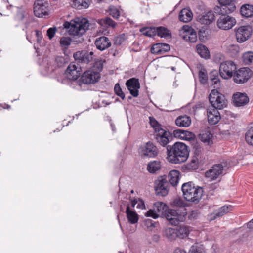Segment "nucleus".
Wrapping results in <instances>:
<instances>
[{
  "label": "nucleus",
  "instance_id": "obj_36",
  "mask_svg": "<svg viewBox=\"0 0 253 253\" xmlns=\"http://www.w3.org/2000/svg\"><path fill=\"white\" fill-rule=\"evenodd\" d=\"M161 167V163L159 161H153L148 163L147 169L151 173H155L160 170Z\"/></svg>",
  "mask_w": 253,
  "mask_h": 253
},
{
  "label": "nucleus",
  "instance_id": "obj_50",
  "mask_svg": "<svg viewBox=\"0 0 253 253\" xmlns=\"http://www.w3.org/2000/svg\"><path fill=\"white\" fill-rule=\"evenodd\" d=\"M114 90L115 94L119 96L122 100L125 98V95L123 92L119 83L115 84Z\"/></svg>",
  "mask_w": 253,
  "mask_h": 253
},
{
  "label": "nucleus",
  "instance_id": "obj_27",
  "mask_svg": "<svg viewBox=\"0 0 253 253\" xmlns=\"http://www.w3.org/2000/svg\"><path fill=\"white\" fill-rule=\"evenodd\" d=\"M199 137L202 142L207 143L209 146H211L213 144V135L209 128H206L201 130Z\"/></svg>",
  "mask_w": 253,
  "mask_h": 253
},
{
  "label": "nucleus",
  "instance_id": "obj_5",
  "mask_svg": "<svg viewBox=\"0 0 253 253\" xmlns=\"http://www.w3.org/2000/svg\"><path fill=\"white\" fill-rule=\"evenodd\" d=\"M209 102L214 109L221 110L226 107L228 101L224 94L217 89H213L209 95Z\"/></svg>",
  "mask_w": 253,
  "mask_h": 253
},
{
  "label": "nucleus",
  "instance_id": "obj_52",
  "mask_svg": "<svg viewBox=\"0 0 253 253\" xmlns=\"http://www.w3.org/2000/svg\"><path fill=\"white\" fill-rule=\"evenodd\" d=\"M125 40V38L124 34L118 35L114 38V44L117 46H120L122 44Z\"/></svg>",
  "mask_w": 253,
  "mask_h": 253
},
{
  "label": "nucleus",
  "instance_id": "obj_11",
  "mask_svg": "<svg viewBox=\"0 0 253 253\" xmlns=\"http://www.w3.org/2000/svg\"><path fill=\"white\" fill-rule=\"evenodd\" d=\"M252 71L248 67L241 68L236 70L233 74L234 82L238 84L246 83L252 76Z\"/></svg>",
  "mask_w": 253,
  "mask_h": 253
},
{
  "label": "nucleus",
  "instance_id": "obj_15",
  "mask_svg": "<svg viewBox=\"0 0 253 253\" xmlns=\"http://www.w3.org/2000/svg\"><path fill=\"white\" fill-rule=\"evenodd\" d=\"M171 205L173 207L179 208L181 209L180 211L179 209H173L176 212V214H173L174 215H177L178 217H180V215L183 217L182 220H179V222H183L185 221L187 216L186 209L185 208L186 205L185 202L181 198L178 197L173 200L171 203Z\"/></svg>",
  "mask_w": 253,
  "mask_h": 253
},
{
  "label": "nucleus",
  "instance_id": "obj_56",
  "mask_svg": "<svg viewBox=\"0 0 253 253\" xmlns=\"http://www.w3.org/2000/svg\"><path fill=\"white\" fill-rule=\"evenodd\" d=\"M56 30L57 29L56 27H51L47 30V35L50 40L52 39L54 37Z\"/></svg>",
  "mask_w": 253,
  "mask_h": 253
},
{
  "label": "nucleus",
  "instance_id": "obj_16",
  "mask_svg": "<svg viewBox=\"0 0 253 253\" xmlns=\"http://www.w3.org/2000/svg\"><path fill=\"white\" fill-rule=\"evenodd\" d=\"M81 72V67H78L75 63L72 62L65 71V75L68 80L75 81L80 77Z\"/></svg>",
  "mask_w": 253,
  "mask_h": 253
},
{
  "label": "nucleus",
  "instance_id": "obj_49",
  "mask_svg": "<svg viewBox=\"0 0 253 253\" xmlns=\"http://www.w3.org/2000/svg\"><path fill=\"white\" fill-rule=\"evenodd\" d=\"M193 150L196 158L201 154L203 148L197 142H194L193 144Z\"/></svg>",
  "mask_w": 253,
  "mask_h": 253
},
{
  "label": "nucleus",
  "instance_id": "obj_53",
  "mask_svg": "<svg viewBox=\"0 0 253 253\" xmlns=\"http://www.w3.org/2000/svg\"><path fill=\"white\" fill-rule=\"evenodd\" d=\"M71 39L69 37H62L60 40V44L62 47H68L71 44Z\"/></svg>",
  "mask_w": 253,
  "mask_h": 253
},
{
  "label": "nucleus",
  "instance_id": "obj_18",
  "mask_svg": "<svg viewBox=\"0 0 253 253\" xmlns=\"http://www.w3.org/2000/svg\"><path fill=\"white\" fill-rule=\"evenodd\" d=\"M221 6H216L214 10L223 11L226 13H232L236 10L234 0H218Z\"/></svg>",
  "mask_w": 253,
  "mask_h": 253
},
{
  "label": "nucleus",
  "instance_id": "obj_6",
  "mask_svg": "<svg viewBox=\"0 0 253 253\" xmlns=\"http://www.w3.org/2000/svg\"><path fill=\"white\" fill-rule=\"evenodd\" d=\"M214 13L219 16L217 20V26L219 29L228 30L231 29L236 24L235 18L228 15L230 13L215 10Z\"/></svg>",
  "mask_w": 253,
  "mask_h": 253
},
{
  "label": "nucleus",
  "instance_id": "obj_7",
  "mask_svg": "<svg viewBox=\"0 0 253 253\" xmlns=\"http://www.w3.org/2000/svg\"><path fill=\"white\" fill-rule=\"evenodd\" d=\"M156 131L154 132V137L160 145L163 147H166L169 143H170L173 139L172 133L167 131L163 128H156Z\"/></svg>",
  "mask_w": 253,
  "mask_h": 253
},
{
  "label": "nucleus",
  "instance_id": "obj_38",
  "mask_svg": "<svg viewBox=\"0 0 253 253\" xmlns=\"http://www.w3.org/2000/svg\"><path fill=\"white\" fill-rule=\"evenodd\" d=\"M98 23L101 26L106 28L112 27L114 28L116 27L115 22L109 17H106L104 18L99 19Z\"/></svg>",
  "mask_w": 253,
  "mask_h": 253
},
{
  "label": "nucleus",
  "instance_id": "obj_32",
  "mask_svg": "<svg viewBox=\"0 0 253 253\" xmlns=\"http://www.w3.org/2000/svg\"><path fill=\"white\" fill-rule=\"evenodd\" d=\"M232 209L231 206H223L218 210L215 211L211 214L212 216V219H215L217 217H220L224 214L228 213Z\"/></svg>",
  "mask_w": 253,
  "mask_h": 253
},
{
  "label": "nucleus",
  "instance_id": "obj_47",
  "mask_svg": "<svg viewBox=\"0 0 253 253\" xmlns=\"http://www.w3.org/2000/svg\"><path fill=\"white\" fill-rule=\"evenodd\" d=\"M181 139L184 140H190L194 138V134L190 131L181 129Z\"/></svg>",
  "mask_w": 253,
  "mask_h": 253
},
{
  "label": "nucleus",
  "instance_id": "obj_63",
  "mask_svg": "<svg viewBox=\"0 0 253 253\" xmlns=\"http://www.w3.org/2000/svg\"><path fill=\"white\" fill-rule=\"evenodd\" d=\"M137 207L140 209L145 208V204L144 202L142 200L140 201L139 203L137 206Z\"/></svg>",
  "mask_w": 253,
  "mask_h": 253
},
{
  "label": "nucleus",
  "instance_id": "obj_19",
  "mask_svg": "<svg viewBox=\"0 0 253 253\" xmlns=\"http://www.w3.org/2000/svg\"><path fill=\"white\" fill-rule=\"evenodd\" d=\"M223 170V166L222 164H215L205 172V175L210 180H214L222 174Z\"/></svg>",
  "mask_w": 253,
  "mask_h": 253
},
{
  "label": "nucleus",
  "instance_id": "obj_1",
  "mask_svg": "<svg viewBox=\"0 0 253 253\" xmlns=\"http://www.w3.org/2000/svg\"><path fill=\"white\" fill-rule=\"evenodd\" d=\"M176 211L170 209L169 206L163 202H157L153 204V209L149 210L145 213L147 217H151L154 219H157L159 217L166 218L170 224L172 225H177L179 223V220H182L183 217L180 215L178 217L176 214Z\"/></svg>",
  "mask_w": 253,
  "mask_h": 253
},
{
  "label": "nucleus",
  "instance_id": "obj_44",
  "mask_svg": "<svg viewBox=\"0 0 253 253\" xmlns=\"http://www.w3.org/2000/svg\"><path fill=\"white\" fill-rule=\"evenodd\" d=\"M245 140L249 145L253 146V126L250 127L246 132Z\"/></svg>",
  "mask_w": 253,
  "mask_h": 253
},
{
  "label": "nucleus",
  "instance_id": "obj_33",
  "mask_svg": "<svg viewBox=\"0 0 253 253\" xmlns=\"http://www.w3.org/2000/svg\"><path fill=\"white\" fill-rule=\"evenodd\" d=\"M180 173L177 170H171L169 174V180L170 184L173 186L177 185L180 179Z\"/></svg>",
  "mask_w": 253,
  "mask_h": 253
},
{
  "label": "nucleus",
  "instance_id": "obj_17",
  "mask_svg": "<svg viewBox=\"0 0 253 253\" xmlns=\"http://www.w3.org/2000/svg\"><path fill=\"white\" fill-rule=\"evenodd\" d=\"M94 53L86 50L79 51L74 53L73 57L79 63L88 64L93 61Z\"/></svg>",
  "mask_w": 253,
  "mask_h": 253
},
{
  "label": "nucleus",
  "instance_id": "obj_48",
  "mask_svg": "<svg viewBox=\"0 0 253 253\" xmlns=\"http://www.w3.org/2000/svg\"><path fill=\"white\" fill-rule=\"evenodd\" d=\"M149 119L150 125L153 128L154 131H156V128H162V125L153 117L150 116Z\"/></svg>",
  "mask_w": 253,
  "mask_h": 253
},
{
  "label": "nucleus",
  "instance_id": "obj_30",
  "mask_svg": "<svg viewBox=\"0 0 253 253\" xmlns=\"http://www.w3.org/2000/svg\"><path fill=\"white\" fill-rule=\"evenodd\" d=\"M241 15L245 18L253 17V5L245 4L243 5L240 10Z\"/></svg>",
  "mask_w": 253,
  "mask_h": 253
},
{
  "label": "nucleus",
  "instance_id": "obj_24",
  "mask_svg": "<svg viewBox=\"0 0 253 253\" xmlns=\"http://www.w3.org/2000/svg\"><path fill=\"white\" fill-rule=\"evenodd\" d=\"M94 44L97 49L100 51H103L109 48L112 44L111 40L106 36H101L97 38Z\"/></svg>",
  "mask_w": 253,
  "mask_h": 253
},
{
  "label": "nucleus",
  "instance_id": "obj_13",
  "mask_svg": "<svg viewBox=\"0 0 253 253\" xmlns=\"http://www.w3.org/2000/svg\"><path fill=\"white\" fill-rule=\"evenodd\" d=\"M100 74L92 70H87L82 75L80 79L78 81L79 85L82 84H91L97 82L100 79Z\"/></svg>",
  "mask_w": 253,
  "mask_h": 253
},
{
  "label": "nucleus",
  "instance_id": "obj_58",
  "mask_svg": "<svg viewBox=\"0 0 253 253\" xmlns=\"http://www.w3.org/2000/svg\"><path fill=\"white\" fill-rule=\"evenodd\" d=\"M156 222L153 221L150 219H147L144 220V225L147 228H150L152 227H156Z\"/></svg>",
  "mask_w": 253,
  "mask_h": 253
},
{
  "label": "nucleus",
  "instance_id": "obj_39",
  "mask_svg": "<svg viewBox=\"0 0 253 253\" xmlns=\"http://www.w3.org/2000/svg\"><path fill=\"white\" fill-rule=\"evenodd\" d=\"M72 6L78 9L87 8L89 6L88 0H74Z\"/></svg>",
  "mask_w": 253,
  "mask_h": 253
},
{
  "label": "nucleus",
  "instance_id": "obj_10",
  "mask_svg": "<svg viewBox=\"0 0 253 253\" xmlns=\"http://www.w3.org/2000/svg\"><path fill=\"white\" fill-rule=\"evenodd\" d=\"M154 188L157 196L164 197L168 195L169 183L168 181L166 175L158 177L155 182Z\"/></svg>",
  "mask_w": 253,
  "mask_h": 253
},
{
  "label": "nucleus",
  "instance_id": "obj_28",
  "mask_svg": "<svg viewBox=\"0 0 253 253\" xmlns=\"http://www.w3.org/2000/svg\"><path fill=\"white\" fill-rule=\"evenodd\" d=\"M193 18V13L190 9L183 8L179 14V19L184 23L190 21Z\"/></svg>",
  "mask_w": 253,
  "mask_h": 253
},
{
  "label": "nucleus",
  "instance_id": "obj_51",
  "mask_svg": "<svg viewBox=\"0 0 253 253\" xmlns=\"http://www.w3.org/2000/svg\"><path fill=\"white\" fill-rule=\"evenodd\" d=\"M198 159L197 157L193 158L190 162L186 165V168L189 169H196L198 168Z\"/></svg>",
  "mask_w": 253,
  "mask_h": 253
},
{
  "label": "nucleus",
  "instance_id": "obj_21",
  "mask_svg": "<svg viewBox=\"0 0 253 253\" xmlns=\"http://www.w3.org/2000/svg\"><path fill=\"white\" fill-rule=\"evenodd\" d=\"M214 11L209 10L199 14L197 17V21L202 24L210 25L215 20Z\"/></svg>",
  "mask_w": 253,
  "mask_h": 253
},
{
  "label": "nucleus",
  "instance_id": "obj_57",
  "mask_svg": "<svg viewBox=\"0 0 253 253\" xmlns=\"http://www.w3.org/2000/svg\"><path fill=\"white\" fill-rule=\"evenodd\" d=\"M55 62L57 66L59 67H62L66 63L65 59L63 57H57L55 59Z\"/></svg>",
  "mask_w": 253,
  "mask_h": 253
},
{
  "label": "nucleus",
  "instance_id": "obj_14",
  "mask_svg": "<svg viewBox=\"0 0 253 253\" xmlns=\"http://www.w3.org/2000/svg\"><path fill=\"white\" fill-rule=\"evenodd\" d=\"M253 29L249 25L241 26L236 30L237 41L242 43L247 40L252 35Z\"/></svg>",
  "mask_w": 253,
  "mask_h": 253
},
{
  "label": "nucleus",
  "instance_id": "obj_12",
  "mask_svg": "<svg viewBox=\"0 0 253 253\" xmlns=\"http://www.w3.org/2000/svg\"><path fill=\"white\" fill-rule=\"evenodd\" d=\"M34 15L42 18L49 14V4L44 0H36L34 4Z\"/></svg>",
  "mask_w": 253,
  "mask_h": 253
},
{
  "label": "nucleus",
  "instance_id": "obj_26",
  "mask_svg": "<svg viewBox=\"0 0 253 253\" xmlns=\"http://www.w3.org/2000/svg\"><path fill=\"white\" fill-rule=\"evenodd\" d=\"M208 120L211 125L216 124L220 120L221 116L218 110L212 109V110H207Z\"/></svg>",
  "mask_w": 253,
  "mask_h": 253
},
{
  "label": "nucleus",
  "instance_id": "obj_61",
  "mask_svg": "<svg viewBox=\"0 0 253 253\" xmlns=\"http://www.w3.org/2000/svg\"><path fill=\"white\" fill-rule=\"evenodd\" d=\"M181 129H175L173 131V133H172V136H173L175 138L181 139Z\"/></svg>",
  "mask_w": 253,
  "mask_h": 253
},
{
  "label": "nucleus",
  "instance_id": "obj_22",
  "mask_svg": "<svg viewBox=\"0 0 253 253\" xmlns=\"http://www.w3.org/2000/svg\"><path fill=\"white\" fill-rule=\"evenodd\" d=\"M232 101L235 106L242 107L249 103V98L246 93L237 92L233 94Z\"/></svg>",
  "mask_w": 253,
  "mask_h": 253
},
{
  "label": "nucleus",
  "instance_id": "obj_31",
  "mask_svg": "<svg viewBox=\"0 0 253 253\" xmlns=\"http://www.w3.org/2000/svg\"><path fill=\"white\" fill-rule=\"evenodd\" d=\"M176 125L180 127H188L191 123V118L187 115L180 116L175 120Z\"/></svg>",
  "mask_w": 253,
  "mask_h": 253
},
{
  "label": "nucleus",
  "instance_id": "obj_54",
  "mask_svg": "<svg viewBox=\"0 0 253 253\" xmlns=\"http://www.w3.org/2000/svg\"><path fill=\"white\" fill-rule=\"evenodd\" d=\"M189 253H204L203 249L201 247L197 245H193L191 247Z\"/></svg>",
  "mask_w": 253,
  "mask_h": 253
},
{
  "label": "nucleus",
  "instance_id": "obj_8",
  "mask_svg": "<svg viewBox=\"0 0 253 253\" xmlns=\"http://www.w3.org/2000/svg\"><path fill=\"white\" fill-rule=\"evenodd\" d=\"M138 153L143 158H154L158 155L159 150L157 146L149 141L139 147Z\"/></svg>",
  "mask_w": 253,
  "mask_h": 253
},
{
  "label": "nucleus",
  "instance_id": "obj_29",
  "mask_svg": "<svg viewBox=\"0 0 253 253\" xmlns=\"http://www.w3.org/2000/svg\"><path fill=\"white\" fill-rule=\"evenodd\" d=\"M219 73L218 71L213 70L209 73L210 80L211 82L212 85L214 88H219L220 86V80L219 78Z\"/></svg>",
  "mask_w": 253,
  "mask_h": 253
},
{
  "label": "nucleus",
  "instance_id": "obj_42",
  "mask_svg": "<svg viewBox=\"0 0 253 253\" xmlns=\"http://www.w3.org/2000/svg\"><path fill=\"white\" fill-rule=\"evenodd\" d=\"M199 79L200 83L205 84L207 83L208 76L207 70L204 68H201L198 73Z\"/></svg>",
  "mask_w": 253,
  "mask_h": 253
},
{
  "label": "nucleus",
  "instance_id": "obj_35",
  "mask_svg": "<svg viewBox=\"0 0 253 253\" xmlns=\"http://www.w3.org/2000/svg\"><path fill=\"white\" fill-rule=\"evenodd\" d=\"M164 236L169 241H172L176 240L177 237L176 229L172 228H166L164 232Z\"/></svg>",
  "mask_w": 253,
  "mask_h": 253
},
{
  "label": "nucleus",
  "instance_id": "obj_20",
  "mask_svg": "<svg viewBox=\"0 0 253 253\" xmlns=\"http://www.w3.org/2000/svg\"><path fill=\"white\" fill-rule=\"evenodd\" d=\"M126 85L132 96L134 97H138L139 89L140 87L138 79L132 78L127 80L126 82Z\"/></svg>",
  "mask_w": 253,
  "mask_h": 253
},
{
  "label": "nucleus",
  "instance_id": "obj_43",
  "mask_svg": "<svg viewBox=\"0 0 253 253\" xmlns=\"http://www.w3.org/2000/svg\"><path fill=\"white\" fill-rule=\"evenodd\" d=\"M109 15L115 19H118L120 16L119 10L115 6L110 5L107 10Z\"/></svg>",
  "mask_w": 253,
  "mask_h": 253
},
{
  "label": "nucleus",
  "instance_id": "obj_2",
  "mask_svg": "<svg viewBox=\"0 0 253 253\" xmlns=\"http://www.w3.org/2000/svg\"><path fill=\"white\" fill-rule=\"evenodd\" d=\"M167 154L169 162L173 164H180L187 160L189 150L188 147L184 143L177 142L172 146H167Z\"/></svg>",
  "mask_w": 253,
  "mask_h": 253
},
{
  "label": "nucleus",
  "instance_id": "obj_59",
  "mask_svg": "<svg viewBox=\"0 0 253 253\" xmlns=\"http://www.w3.org/2000/svg\"><path fill=\"white\" fill-rule=\"evenodd\" d=\"M161 55L168 52L170 50V45L169 44L167 43H162V46H161Z\"/></svg>",
  "mask_w": 253,
  "mask_h": 253
},
{
  "label": "nucleus",
  "instance_id": "obj_9",
  "mask_svg": "<svg viewBox=\"0 0 253 253\" xmlns=\"http://www.w3.org/2000/svg\"><path fill=\"white\" fill-rule=\"evenodd\" d=\"M236 69V65L233 61L227 60L220 64L219 72L223 79L228 80L233 77Z\"/></svg>",
  "mask_w": 253,
  "mask_h": 253
},
{
  "label": "nucleus",
  "instance_id": "obj_46",
  "mask_svg": "<svg viewBox=\"0 0 253 253\" xmlns=\"http://www.w3.org/2000/svg\"><path fill=\"white\" fill-rule=\"evenodd\" d=\"M162 43H156L152 45L150 49V52L156 55H161Z\"/></svg>",
  "mask_w": 253,
  "mask_h": 253
},
{
  "label": "nucleus",
  "instance_id": "obj_3",
  "mask_svg": "<svg viewBox=\"0 0 253 253\" xmlns=\"http://www.w3.org/2000/svg\"><path fill=\"white\" fill-rule=\"evenodd\" d=\"M64 28L68 30V34L74 36L81 37L88 29L89 23L87 19L79 18L66 21L63 24Z\"/></svg>",
  "mask_w": 253,
  "mask_h": 253
},
{
  "label": "nucleus",
  "instance_id": "obj_60",
  "mask_svg": "<svg viewBox=\"0 0 253 253\" xmlns=\"http://www.w3.org/2000/svg\"><path fill=\"white\" fill-rule=\"evenodd\" d=\"M229 51H233V54L236 55L239 51V47L235 45H230L228 47Z\"/></svg>",
  "mask_w": 253,
  "mask_h": 253
},
{
  "label": "nucleus",
  "instance_id": "obj_34",
  "mask_svg": "<svg viewBox=\"0 0 253 253\" xmlns=\"http://www.w3.org/2000/svg\"><path fill=\"white\" fill-rule=\"evenodd\" d=\"M156 35L162 38H170L171 37V31L164 26L156 27Z\"/></svg>",
  "mask_w": 253,
  "mask_h": 253
},
{
  "label": "nucleus",
  "instance_id": "obj_41",
  "mask_svg": "<svg viewBox=\"0 0 253 253\" xmlns=\"http://www.w3.org/2000/svg\"><path fill=\"white\" fill-rule=\"evenodd\" d=\"M140 31L145 36L152 37L156 35V27H143Z\"/></svg>",
  "mask_w": 253,
  "mask_h": 253
},
{
  "label": "nucleus",
  "instance_id": "obj_37",
  "mask_svg": "<svg viewBox=\"0 0 253 253\" xmlns=\"http://www.w3.org/2000/svg\"><path fill=\"white\" fill-rule=\"evenodd\" d=\"M197 51L198 54L203 58L207 59L210 57V52L205 45L203 44L197 45Z\"/></svg>",
  "mask_w": 253,
  "mask_h": 253
},
{
  "label": "nucleus",
  "instance_id": "obj_25",
  "mask_svg": "<svg viewBox=\"0 0 253 253\" xmlns=\"http://www.w3.org/2000/svg\"><path fill=\"white\" fill-rule=\"evenodd\" d=\"M123 204L124 205H126V213L128 222L131 224L136 223L139 219L138 214L135 211L130 209L129 204L127 202H124Z\"/></svg>",
  "mask_w": 253,
  "mask_h": 253
},
{
  "label": "nucleus",
  "instance_id": "obj_40",
  "mask_svg": "<svg viewBox=\"0 0 253 253\" xmlns=\"http://www.w3.org/2000/svg\"><path fill=\"white\" fill-rule=\"evenodd\" d=\"M176 229L177 237L180 239L187 237L190 232L189 227L186 226H180Z\"/></svg>",
  "mask_w": 253,
  "mask_h": 253
},
{
  "label": "nucleus",
  "instance_id": "obj_4",
  "mask_svg": "<svg viewBox=\"0 0 253 253\" xmlns=\"http://www.w3.org/2000/svg\"><path fill=\"white\" fill-rule=\"evenodd\" d=\"M181 190L184 198L188 202L198 203L202 197L203 190L201 187L194 185L192 182L182 184Z\"/></svg>",
  "mask_w": 253,
  "mask_h": 253
},
{
  "label": "nucleus",
  "instance_id": "obj_45",
  "mask_svg": "<svg viewBox=\"0 0 253 253\" xmlns=\"http://www.w3.org/2000/svg\"><path fill=\"white\" fill-rule=\"evenodd\" d=\"M243 61L245 64L249 65L253 61V52L249 51L243 55Z\"/></svg>",
  "mask_w": 253,
  "mask_h": 253
},
{
  "label": "nucleus",
  "instance_id": "obj_23",
  "mask_svg": "<svg viewBox=\"0 0 253 253\" xmlns=\"http://www.w3.org/2000/svg\"><path fill=\"white\" fill-rule=\"evenodd\" d=\"M183 30V38L190 42H195L197 41V36L195 30L191 26L185 25L182 27Z\"/></svg>",
  "mask_w": 253,
  "mask_h": 253
},
{
  "label": "nucleus",
  "instance_id": "obj_55",
  "mask_svg": "<svg viewBox=\"0 0 253 253\" xmlns=\"http://www.w3.org/2000/svg\"><path fill=\"white\" fill-rule=\"evenodd\" d=\"M207 31L204 29L202 28L199 31V38L201 41H204L207 38Z\"/></svg>",
  "mask_w": 253,
  "mask_h": 253
},
{
  "label": "nucleus",
  "instance_id": "obj_64",
  "mask_svg": "<svg viewBox=\"0 0 253 253\" xmlns=\"http://www.w3.org/2000/svg\"><path fill=\"white\" fill-rule=\"evenodd\" d=\"M0 106L1 107L3 108V109H9L11 108L10 105L7 104L6 103H4V104L0 103Z\"/></svg>",
  "mask_w": 253,
  "mask_h": 253
},
{
  "label": "nucleus",
  "instance_id": "obj_62",
  "mask_svg": "<svg viewBox=\"0 0 253 253\" xmlns=\"http://www.w3.org/2000/svg\"><path fill=\"white\" fill-rule=\"evenodd\" d=\"M35 31L36 33V36L37 38V42L38 43H39L41 42L42 38V33L41 31L38 30H36Z\"/></svg>",
  "mask_w": 253,
  "mask_h": 253
}]
</instances>
